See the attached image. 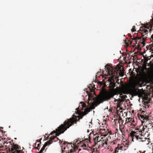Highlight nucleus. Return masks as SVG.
Returning <instances> with one entry per match:
<instances>
[{
    "label": "nucleus",
    "mask_w": 153,
    "mask_h": 153,
    "mask_svg": "<svg viewBox=\"0 0 153 153\" xmlns=\"http://www.w3.org/2000/svg\"><path fill=\"white\" fill-rule=\"evenodd\" d=\"M85 90L87 94L86 96L87 97L88 100L86 103L88 106L83 102H80L78 107L76 108V111H75V114L78 115V116H76L74 114H73L71 117L65 120L63 124H61L56 129L55 131L51 132L48 135V137L54 134H55L56 136H59L60 134L63 133L68 128L74 123L76 124V122L79 121V119H82L84 116L92 110L94 109L95 107L97 106L96 105L94 107L93 106L96 99V95L94 92L92 93L88 92L87 89Z\"/></svg>",
    "instance_id": "1"
},
{
    "label": "nucleus",
    "mask_w": 153,
    "mask_h": 153,
    "mask_svg": "<svg viewBox=\"0 0 153 153\" xmlns=\"http://www.w3.org/2000/svg\"><path fill=\"white\" fill-rule=\"evenodd\" d=\"M151 27V26L149 25L148 24H146L140 27L139 31L141 33L142 37L134 36L132 38V40L134 41L135 42L134 43L135 46L138 48H140L145 46V42L146 40V38L143 37L147 34L148 31L146 28L149 29Z\"/></svg>",
    "instance_id": "2"
},
{
    "label": "nucleus",
    "mask_w": 153,
    "mask_h": 153,
    "mask_svg": "<svg viewBox=\"0 0 153 153\" xmlns=\"http://www.w3.org/2000/svg\"><path fill=\"white\" fill-rule=\"evenodd\" d=\"M52 143V141L51 140H49L46 142L45 144L43 146V147L41 149L42 151H43L44 150H45V152L46 149H45V148L47 146H49Z\"/></svg>",
    "instance_id": "3"
},
{
    "label": "nucleus",
    "mask_w": 153,
    "mask_h": 153,
    "mask_svg": "<svg viewBox=\"0 0 153 153\" xmlns=\"http://www.w3.org/2000/svg\"><path fill=\"white\" fill-rule=\"evenodd\" d=\"M133 68V72L134 73H135L136 72L137 73H140L141 72V71H142V69L140 68ZM144 68V69L147 70V68Z\"/></svg>",
    "instance_id": "4"
},
{
    "label": "nucleus",
    "mask_w": 153,
    "mask_h": 153,
    "mask_svg": "<svg viewBox=\"0 0 153 153\" xmlns=\"http://www.w3.org/2000/svg\"><path fill=\"white\" fill-rule=\"evenodd\" d=\"M8 143H9V144H10L12 146V149H13V150H15L16 149H21V147L18 145L15 144L14 143H11L10 142H9Z\"/></svg>",
    "instance_id": "5"
},
{
    "label": "nucleus",
    "mask_w": 153,
    "mask_h": 153,
    "mask_svg": "<svg viewBox=\"0 0 153 153\" xmlns=\"http://www.w3.org/2000/svg\"><path fill=\"white\" fill-rule=\"evenodd\" d=\"M128 146H126L123 144H122L121 145H119L118 146V149L123 151H125L127 150L128 148Z\"/></svg>",
    "instance_id": "6"
},
{
    "label": "nucleus",
    "mask_w": 153,
    "mask_h": 153,
    "mask_svg": "<svg viewBox=\"0 0 153 153\" xmlns=\"http://www.w3.org/2000/svg\"><path fill=\"white\" fill-rule=\"evenodd\" d=\"M91 133L93 134V135L94 136H96V135H100V136H103L104 137H106V134H104V135L101 134V132L100 131H98V133L96 132V133H95V134H94V132L93 131L91 132Z\"/></svg>",
    "instance_id": "7"
},
{
    "label": "nucleus",
    "mask_w": 153,
    "mask_h": 153,
    "mask_svg": "<svg viewBox=\"0 0 153 153\" xmlns=\"http://www.w3.org/2000/svg\"><path fill=\"white\" fill-rule=\"evenodd\" d=\"M128 36H129L130 37V38H131V40H128V42L127 43V44L128 45H131V44L132 43L133 41L132 40V38L134 37V36H132L130 34H129L128 35Z\"/></svg>",
    "instance_id": "8"
},
{
    "label": "nucleus",
    "mask_w": 153,
    "mask_h": 153,
    "mask_svg": "<svg viewBox=\"0 0 153 153\" xmlns=\"http://www.w3.org/2000/svg\"><path fill=\"white\" fill-rule=\"evenodd\" d=\"M38 140H37L36 141V142H39V143L37 144V147H36V149L39 151L40 149V144H41V142L40 141V140L39 141Z\"/></svg>",
    "instance_id": "9"
},
{
    "label": "nucleus",
    "mask_w": 153,
    "mask_h": 153,
    "mask_svg": "<svg viewBox=\"0 0 153 153\" xmlns=\"http://www.w3.org/2000/svg\"><path fill=\"white\" fill-rule=\"evenodd\" d=\"M99 138V136H96L95 137L93 138V140L94 142L97 141V142H101V140L98 141Z\"/></svg>",
    "instance_id": "10"
},
{
    "label": "nucleus",
    "mask_w": 153,
    "mask_h": 153,
    "mask_svg": "<svg viewBox=\"0 0 153 153\" xmlns=\"http://www.w3.org/2000/svg\"><path fill=\"white\" fill-rule=\"evenodd\" d=\"M104 67H114L112 65V64L111 63H108L106 64Z\"/></svg>",
    "instance_id": "11"
},
{
    "label": "nucleus",
    "mask_w": 153,
    "mask_h": 153,
    "mask_svg": "<svg viewBox=\"0 0 153 153\" xmlns=\"http://www.w3.org/2000/svg\"><path fill=\"white\" fill-rule=\"evenodd\" d=\"M104 99L105 100H109L110 99V98L108 96L105 95L104 96Z\"/></svg>",
    "instance_id": "12"
},
{
    "label": "nucleus",
    "mask_w": 153,
    "mask_h": 153,
    "mask_svg": "<svg viewBox=\"0 0 153 153\" xmlns=\"http://www.w3.org/2000/svg\"><path fill=\"white\" fill-rule=\"evenodd\" d=\"M123 64V63H122V62L120 63V64H121V65L118 64L117 65L116 67H123V65H122Z\"/></svg>",
    "instance_id": "13"
},
{
    "label": "nucleus",
    "mask_w": 153,
    "mask_h": 153,
    "mask_svg": "<svg viewBox=\"0 0 153 153\" xmlns=\"http://www.w3.org/2000/svg\"><path fill=\"white\" fill-rule=\"evenodd\" d=\"M102 143V146H103L104 144L107 145V143L105 142V140H103L101 141Z\"/></svg>",
    "instance_id": "14"
},
{
    "label": "nucleus",
    "mask_w": 153,
    "mask_h": 153,
    "mask_svg": "<svg viewBox=\"0 0 153 153\" xmlns=\"http://www.w3.org/2000/svg\"><path fill=\"white\" fill-rule=\"evenodd\" d=\"M131 31L133 32L136 31V30L135 29V26H134L132 28L131 30Z\"/></svg>",
    "instance_id": "15"
},
{
    "label": "nucleus",
    "mask_w": 153,
    "mask_h": 153,
    "mask_svg": "<svg viewBox=\"0 0 153 153\" xmlns=\"http://www.w3.org/2000/svg\"><path fill=\"white\" fill-rule=\"evenodd\" d=\"M110 68H104V69H105V71H106V72H108V71H109L110 70Z\"/></svg>",
    "instance_id": "16"
},
{
    "label": "nucleus",
    "mask_w": 153,
    "mask_h": 153,
    "mask_svg": "<svg viewBox=\"0 0 153 153\" xmlns=\"http://www.w3.org/2000/svg\"><path fill=\"white\" fill-rule=\"evenodd\" d=\"M149 117L148 116H146L145 117V119L148 120L149 119Z\"/></svg>",
    "instance_id": "17"
},
{
    "label": "nucleus",
    "mask_w": 153,
    "mask_h": 153,
    "mask_svg": "<svg viewBox=\"0 0 153 153\" xmlns=\"http://www.w3.org/2000/svg\"><path fill=\"white\" fill-rule=\"evenodd\" d=\"M92 153H99V152L97 150L96 152L94 151Z\"/></svg>",
    "instance_id": "18"
},
{
    "label": "nucleus",
    "mask_w": 153,
    "mask_h": 153,
    "mask_svg": "<svg viewBox=\"0 0 153 153\" xmlns=\"http://www.w3.org/2000/svg\"><path fill=\"white\" fill-rule=\"evenodd\" d=\"M151 39H152L153 40V34L151 36Z\"/></svg>",
    "instance_id": "19"
},
{
    "label": "nucleus",
    "mask_w": 153,
    "mask_h": 153,
    "mask_svg": "<svg viewBox=\"0 0 153 153\" xmlns=\"http://www.w3.org/2000/svg\"><path fill=\"white\" fill-rule=\"evenodd\" d=\"M39 153H43V151H42V150H40V151H39Z\"/></svg>",
    "instance_id": "20"
},
{
    "label": "nucleus",
    "mask_w": 153,
    "mask_h": 153,
    "mask_svg": "<svg viewBox=\"0 0 153 153\" xmlns=\"http://www.w3.org/2000/svg\"><path fill=\"white\" fill-rule=\"evenodd\" d=\"M89 132V130H87V132L88 133V132Z\"/></svg>",
    "instance_id": "21"
},
{
    "label": "nucleus",
    "mask_w": 153,
    "mask_h": 153,
    "mask_svg": "<svg viewBox=\"0 0 153 153\" xmlns=\"http://www.w3.org/2000/svg\"><path fill=\"white\" fill-rule=\"evenodd\" d=\"M104 138V137H101V139H103V138Z\"/></svg>",
    "instance_id": "22"
},
{
    "label": "nucleus",
    "mask_w": 153,
    "mask_h": 153,
    "mask_svg": "<svg viewBox=\"0 0 153 153\" xmlns=\"http://www.w3.org/2000/svg\"><path fill=\"white\" fill-rule=\"evenodd\" d=\"M108 109V108H105L104 110H105L106 109Z\"/></svg>",
    "instance_id": "23"
},
{
    "label": "nucleus",
    "mask_w": 153,
    "mask_h": 153,
    "mask_svg": "<svg viewBox=\"0 0 153 153\" xmlns=\"http://www.w3.org/2000/svg\"><path fill=\"white\" fill-rule=\"evenodd\" d=\"M44 138H47V137H46V136H45V137H44Z\"/></svg>",
    "instance_id": "24"
},
{
    "label": "nucleus",
    "mask_w": 153,
    "mask_h": 153,
    "mask_svg": "<svg viewBox=\"0 0 153 153\" xmlns=\"http://www.w3.org/2000/svg\"><path fill=\"white\" fill-rule=\"evenodd\" d=\"M138 67H140L139 66H138ZM142 67H146V66H142Z\"/></svg>",
    "instance_id": "25"
},
{
    "label": "nucleus",
    "mask_w": 153,
    "mask_h": 153,
    "mask_svg": "<svg viewBox=\"0 0 153 153\" xmlns=\"http://www.w3.org/2000/svg\"><path fill=\"white\" fill-rule=\"evenodd\" d=\"M123 59V60L125 61V58L124 57Z\"/></svg>",
    "instance_id": "26"
},
{
    "label": "nucleus",
    "mask_w": 153,
    "mask_h": 153,
    "mask_svg": "<svg viewBox=\"0 0 153 153\" xmlns=\"http://www.w3.org/2000/svg\"><path fill=\"white\" fill-rule=\"evenodd\" d=\"M129 71H131V69H129Z\"/></svg>",
    "instance_id": "27"
},
{
    "label": "nucleus",
    "mask_w": 153,
    "mask_h": 153,
    "mask_svg": "<svg viewBox=\"0 0 153 153\" xmlns=\"http://www.w3.org/2000/svg\"><path fill=\"white\" fill-rule=\"evenodd\" d=\"M14 139H15V140H16V138H15Z\"/></svg>",
    "instance_id": "28"
},
{
    "label": "nucleus",
    "mask_w": 153,
    "mask_h": 153,
    "mask_svg": "<svg viewBox=\"0 0 153 153\" xmlns=\"http://www.w3.org/2000/svg\"><path fill=\"white\" fill-rule=\"evenodd\" d=\"M1 128L2 129V128H3V127H1Z\"/></svg>",
    "instance_id": "29"
},
{
    "label": "nucleus",
    "mask_w": 153,
    "mask_h": 153,
    "mask_svg": "<svg viewBox=\"0 0 153 153\" xmlns=\"http://www.w3.org/2000/svg\"><path fill=\"white\" fill-rule=\"evenodd\" d=\"M141 141H142V142H143L144 141L143 140H141Z\"/></svg>",
    "instance_id": "30"
},
{
    "label": "nucleus",
    "mask_w": 153,
    "mask_h": 153,
    "mask_svg": "<svg viewBox=\"0 0 153 153\" xmlns=\"http://www.w3.org/2000/svg\"><path fill=\"white\" fill-rule=\"evenodd\" d=\"M88 89H89V90H90V88H88ZM87 89H88V88Z\"/></svg>",
    "instance_id": "31"
},
{
    "label": "nucleus",
    "mask_w": 153,
    "mask_h": 153,
    "mask_svg": "<svg viewBox=\"0 0 153 153\" xmlns=\"http://www.w3.org/2000/svg\"><path fill=\"white\" fill-rule=\"evenodd\" d=\"M9 128H10V126H9Z\"/></svg>",
    "instance_id": "32"
},
{
    "label": "nucleus",
    "mask_w": 153,
    "mask_h": 153,
    "mask_svg": "<svg viewBox=\"0 0 153 153\" xmlns=\"http://www.w3.org/2000/svg\"><path fill=\"white\" fill-rule=\"evenodd\" d=\"M122 68L121 67H120V68Z\"/></svg>",
    "instance_id": "33"
},
{
    "label": "nucleus",
    "mask_w": 153,
    "mask_h": 153,
    "mask_svg": "<svg viewBox=\"0 0 153 153\" xmlns=\"http://www.w3.org/2000/svg\"><path fill=\"white\" fill-rule=\"evenodd\" d=\"M140 99H139V101H140Z\"/></svg>",
    "instance_id": "34"
},
{
    "label": "nucleus",
    "mask_w": 153,
    "mask_h": 153,
    "mask_svg": "<svg viewBox=\"0 0 153 153\" xmlns=\"http://www.w3.org/2000/svg\"><path fill=\"white\" fill-rule=\"evenodd\" d=\"M151 29H150L149 30H151Z\"/></svg>",
    "instance_id": "35"
},
{
    "label": "nucleus",
    "mask_w": 153,
    "mask_h": 153,
    "mask_svg": "<svg viewBox=\"0 0 153 153\" xmlns=\"http://www.w3.org/2000/svg\"><path fill=\"white\" fill-rule=\"evenodd\" d=\"M152 127L153 128L152 129L153 130V126H152Z\"/></svg>",
    "instance_id": "36"
},
{
    "label": "nucleus",
    "mask_w": 153,
    "mask_h": 153,
    "mask_svg": "<svg viewBox=\"0 0 153 153\" xmlns=\"http://www.w3.org/2000/svg\"><path fill=\"white\" fill-rule=\"evenodd\" d=\"M6 143V144H7V143Z\"/></svg>",
    "instance_id": "37"
},
{
    "label": "nucleus",
    "mask_w": 153,
    "mask_h": 153,
    "mask_svg": "<svg viewBox=\"0 0 153 153\" xmlns=\"http://www.w3.org/2000/svg\"><path fill=\"white\" fill-rule=\"evenodd\" d=\"M150 67H153V66H150Z\"/></svg>",
    "instance_id": "38"
}]
</instances>
